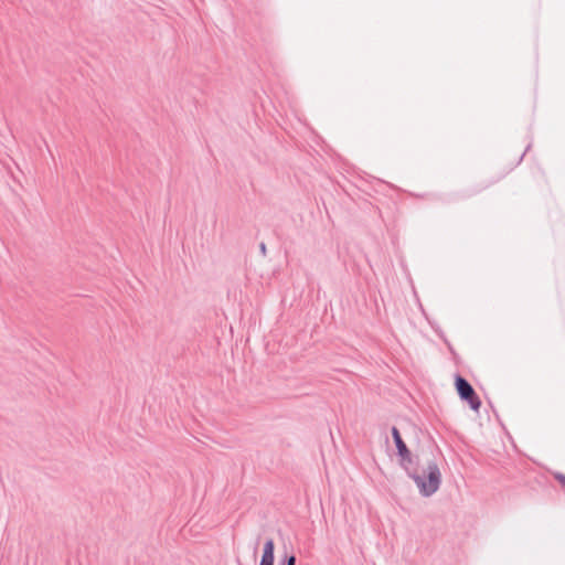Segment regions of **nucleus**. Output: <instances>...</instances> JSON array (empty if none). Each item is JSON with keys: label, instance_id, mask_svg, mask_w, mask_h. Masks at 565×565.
<instances>
[{"label": "nucleus", "instance_id": "1", "mask_svg": "<svg viewBox=\"0 0 565 565\" xmlns=\"http://www.w3.org/2000/svg\"><path fill=\"white\" fill-rule=\"evenodd\" d=\"M406 473L414 480L420 495L424 498L436 493L441 484V472L435 460L427 463V468L422 475L417 472L416 466Z\"/></svg>", "mask_w": 565, "mask_h": 565}, {"label": "nucleus", "instance_id": "2", "mask_svg": "<svg viewBox=\"0 0 565 565\" xmlns=\"http://www.w3.org/2000/svg\"><path fill=\"white\" fill-rule=\"evenodd\" d=\"M455 387L459 398L466 402L472 411L478 412L480 409L481 399L476 393L473 386L467 379L458 373L455 375Z\"/></svg>", "mask_w": 565, "mask_h": 565}, {"label": "nucleus", "instance_id": "3", "mask_svg": "<svg viewBox=\"0 0 565 565\" xmlns=\"http://www.w3.org/2000/svg\"><path fill=\"white\" fill-rule=\"evenodd\" d=\"M391 434L396 447V456L398 458L399 466L405 470V472H408L412 468L417 466V461H414V457L396 426L391 428Z\"/></svg>", "mask_w": 565, "mask_h": 565}, {"label": "nucleus", "instance_id": "4", "mask_svg": "<svg viewBox=\"0 0 565 565\" xmlns=\"http://www.w3.org/2000/svg\"><path fill=\"white\" fill-rule=\"evenodd\" d=\"M275 562V542L273 539H267L264 543L263 554L259 565H274Z\"/></svg>", "mask_w": 565, "mask_h": 565}, {"label": "nucleus", "instance_id": "5", "mask_svg": "<svg viewBox=\"0 0 565 565\" xmlns=\"http://www.w3.org/2000/svg\"><path fill=\"white\" fill-rule=\"evenodd\" d=\"M296 556L294 554H285L279 565H296Z\"/></svg>", "mask_w": 565, "mask_h": 565}, {"label": "nucleus", "instance_id": "6", "mask_svg": "<svg viewBox=\"0 0 565 565\" xmlns=\"http://www.w3.org/2000/svg\"><path fill=\"white\" fill-rule=\"evenodd\" d=\"M554 478L565 488V475L562 472H555Z\"/></svg>", "mask_w": 565, "mask_h": 565}, {"label": "nucleus", "instance_id": "7", "mask_svg": "<svg viewBox=\"0 0 565 565\" xmlns=\"http://www.w3.org/2000/svg\"><path fill=\"white\" fill-rule=\"evenodd\" d=\"M532 143H533V140H532V138H531V139H530V141H529V143H527V146H526V148H525V150H524V151H523V153L520 156V158H519V160H518V163H520V162L523 160V158H524L525 153H526V152L532 148Z\"/></svg>", "mask_w": 565, "mask_h": 565}, {"label": "nucleus", "instance_id": "8", "mask_svg": "<svg viewBox=\"0 0 565 565\" xmlns=\"http://www.w3.org/2000/svg\"><path fill=\"white\" fill-rule=\"evenodd\" d=\"M259 250H260V253H262V255H263V256H265V255H266L267 247H266V244H265L264 242H262V243L259 244Z\"/></svg>", "mask_w": 565, "mask_h": 565}, {"label": "nucleus", "instance_id": "9", "mask_svg": "<svg viewBox=\"0 0 565 565\" xmlns=\"http://www.w3.org/2000/svg\"><path fill=\"white\" fill-rule=\"evenodd\" d=\"M257 546H258V541L256 542V544L254 546L255 552L257 551Z\"/></svg>", "mask_w": 565, "mask_h": 565}, {"label": "nucleus", "instance_id": "10", "mask_svg": "<svg viewBox=\"0 0 565 565\" xmlns=\"http://www.w3.org/2000/svg\"><path fill=\"white\" fill-rule=\"evenodd\" d=\"M426 195L417 194L416 198H425Z\"/></svg>", "mask_w": 565, "mask_h": 565}]
</instances>
